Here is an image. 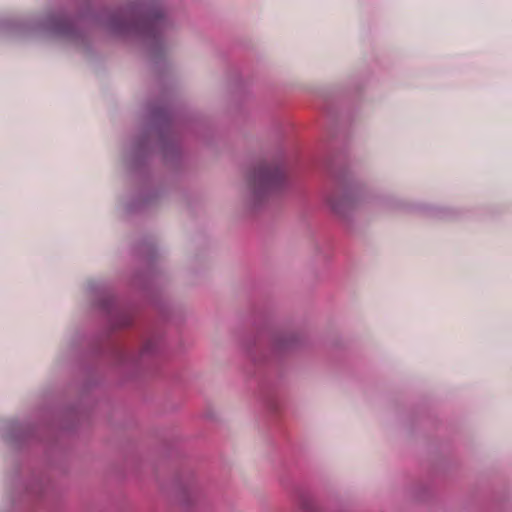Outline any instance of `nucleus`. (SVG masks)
<instances>
[{
    "mask_svg": "<svg viewBox=\"0 0 512 512\" xmlns=\"http://www.w3.org/2000/svg\"><path fill=\"white\" fill-rule=\"evenodd\" d=\"M350 198L346 194L334 193L328 199L331 209L338 214H341L344 208L350 205Z\"/></svg>",
    "mask_w": 512,
    "mask_h": 512,
    "instance_id": "obj_2",
    "label": "nucleus"
},
{
    "mask_svg": "<svg viewBox=\"0 0 512 512\" xmlns=\"http://www.w3.org/2000/svg\"><path fill=\"white\" fill-rule=\"evenodd\" d=\"M285 178L283 168L278 164H261L249 177V185L256 197H262L278 189Z\"/></svg>",
    "mask_w": 512,
    "mask_h": 512,
    "instance_id": "obj_1",
    "label": "nucleus"
},
{
    "mask_svg": "<svg viewBox=\"0 0 512 512\" xmlns=\"http://www.w3.org/2000/svg\"><path fill=\"white\" fill-rule=\"evenodd\" d=\"M163 23L162 15L160 13H156L154 17H151L149 19V26L151 28L159 27Z\"/></svg>",
    "mask_w": 512,
    "mask_h": 512,
    "instance_id": "obj_3",
    "label": "nucleus"
}]
</instances>
